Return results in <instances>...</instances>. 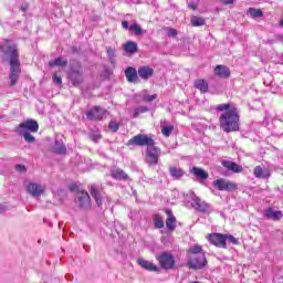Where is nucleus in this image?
<instances>
[{"mask_svg": "<svg viewBox=\"0 0 283 283\" xmlns=\"http://www.w3.org/2000/svg\"><path fill=\"white\" fill-rule=\"evenodd\" d=\"M0 54L8 56L9 63L11 65L9 80L10 87H14L21 76V62L19 61V50H17V44L12 43L10 40H6L0 44Z\"/></svg>", "mask_w": 283, "mask_h": 283, "instance_id": "nucleus-1", "label": "nucleus"}, {"mask_svg": "<svg viewBox=\"0 0 283 283\" xmlns=\"http://www.w3.org/2000/svg\"><path fill=\"white\" fill-rule=\"evenodd\" d=\"M218 112H224L219 117L221 129L226 134L231 132H240V111L233 104H220L217 106Z\"/></svg>", "mask_w": 283, "mask_h": 283, "instance_id": "nucleus-2", "label": "nucleus"}, {"mask_svg": "<svg viewBox=\"0 0 283 283\" xmlns=\"http://www.w3.org/2000/svg\"><path fill=\"white\" fill-rule=\"evenodd\" d=\"M15 132L19 134V136H23L27 143H34L35 138L32 136V134H30V132H39V123L29 119L24 123H21L15 128Z\"/></svg>", "mask_w": 283, "mask_h": 283, "instance_id": "nucleus-3", "label": "nucleus"}, {"mask_svg": "<svg viewBox=\"0 0 283 283\" xmlns=\"http://www.w3.org/2000/svg\"><path fill=\"white\" fill-rule=\"evenodd\" d=\"M190 198H191V207L195 208L196 211H198L199 213H206V214L213 213V208H211V205L200 199V197L196 196V193H192Z\"/></svg>", "mask_w": 283, "mask_h": 283, "instance_id": "nucleus-4", "label": "nucleus"}, {"mask_svg": "<svg viewBox=\"0 0 283 283\" xmlns=\"http://www.w3.org/2000/svg\"><path fill=\"white\" fill-rule=\"evenodd\" d=\"M158 160H160V148L156 146L147 147L145 163L148 164V167H156Z\"/></svg>", "mask_w": 283, "mask_h": 283, "instance_id": "nucleus-5", "label": "nucleus"}, {"mask_svg": "<svg viewBox=\"0 0 283 283\" xmlns=\"http://www.w3.org/2000/svg\"><path fill=\"white\" fill-rule=\"evenodd\" d=\"M128 145H136L137 147H154L155 142L146 134H138L128 140Z\"/></svg>", "mask_w": 283, "mask_h": 283, "instance_id": "nucleus-6", "label": "nucleus"}, {"mask_svg": "<svg viewBox=\"0 0 283 283\" xmlns=\"http://www.w3.org/2000/svg\"><path fill=\"white\" fill-rule=\"evenodd\" d=\"M188 266L193 271L205 269V266H207V255L205 253H200L197 256H188Z\"/></svg>", "mask_w": 283, "mask_h": 283, "instance_id": "nucleus-7", "label": "nucleus"}, {"mask_svg": "<svg viewBox=\"0 0 283 283\" xmlns=\"http://www.w3.org/2000/svg\"><path fill=\"white\" fill-rule=\"evenodd\" d=\"M156 260L159 262L161 269H166L167 271L175 269L176 266V260L169 252H163L156 256Z\"/></svg>", "mask_w": 283, "mask_h": 283, "instance_id": "nucleus-8", "label": "nucleus"}, {"mask_svg": "<svg viewBox=\"0 0 283 283\" xmlns=\"http://www.w3.org/2000/svg\"><path fill=\"white\" fill-rule=\"evenodd\" d=\"M213 187L218 189V191H235V189H238V185L224 178L214 180Z\"/></svg>", "mask_w": 283, "mask_h": 283, "instance_id": "nucleus-9", "label": "nucleus"}, {"mask_svg": "<svg viewBox=\"0 0 283 283\" xmlns=\"http://www.w3.org/2000/svg\"><path fill=\"white\" fill-rule=\"evenodd\" d=\"M75 202L77 207H80V209H83L84 211H87V209H92V199L90 198V193H87L86 191L77 192Z\"/></svg>", "mask_w": 283, "mask_h": 283, "instance_id": "nucleus-10", "label": "nucleus"}, {"mask_svg": "<svg viewBox=\"0 0 283 283\" xmlns=\"http://www.w3.org/2000/svg\"><path fill=\"white\" fill-rule=\"evenodd\" d=\"M27 192H29L30 196L33 198H39L45 193V186L41 184H36L34 181H30L27 187Z\"/></svg>", "mask_w": 283, "mask_h": 283, "instance_id": "nucleus-11", "label": "nucleus"}, {"mask_svg": "<svg viewBox=\"0 0 283 283\" xmlns=\"http://www.w3.org/2000/svg\"><path fill=\"white\" fill-rule=\"evenodd\" d=\"M209 242L220 249H227V234L212 233L209 234Z\"/></svg>", "mask_w": 283, "mask_h": 283, "instance_id": "nucleus-12", "label": "nucleus"}, {"mask_svg": "<svg viewBox=\"0 0 283 283\" xmlns=\"http://www.w3.org/2000/svg\"><path fill=\"white\" fill-rule=\"evenodd\" d=\"M107 114V111L101 106H95L86 113V118L88 120H103V117Z\"/></svg>", "mask_w": 283, "mask_h": 283, "instance_id": "nucleus-13", "label": "nucleus"}, {"mask_svg": "<svg viewBox=\"0 0 283 283\" xmlns=\"http://www.w3.org/2000/svg\"><path fill=\"white\" fill-rule=\"evenodd\" d=\"M92 198H94L98 209H103V202H105V197H103V193L101 190H98V187L96 185H91L90 189Z\"/></svg>", "mask_w": 283, "mask_h": 283, "instance_id": "nucleus-14", "label": "nucleus"}, {"mask_svg": "<svg viewBox=\"0 0 283 283\" xmlns=\"http://www.w3.org/2000/svg\"><path fill=\"white\" fill-rule=\"evenodd\" d=\"M263 217L266 220H273L274 222H277V221L282 220V211L275 210L273 208H268L264 210Z\"/></svg>", "mask_w": 283, "mask_h": 283, "instance_id": "nucleus-15", "label": "nucleus"}, {"mask_svg": "<svg viewBox=\"0 0 283 283\" xmlns=\"http://www.w3.org/2000/svg\"><path fill=\"white\" fill-rule=\"evenodd\" d=\"M137 263L139 264V266H142V269H145L146 271H153L155 273H158V271H160V268H158V265L145 259H138Z\"/></svg>", "mask_w": 283, "mask_h": 283, "instance_id": "nucleus-16", "label": "nucleus"}, {"mask_svg": "<svg viewBox=\"0 0 283 283\" xmlns=\"http://www.w3.org/2000/svg\"><path fill=\"white\" fill-rule=\"evenodd\" d=\"M214 74L219 76V78H229L231 76V70L224 65H217L214 67Z\"/></svg>", "mask_w": 283, "mask_h": 283, "instance_id": "nucleus-17", "label": "nucleus"}, {"mask_svg": "<svg viewBox=\"0 0 283 283\" xmlns=\"http://www.w3.org/2000/svg\"><path fill=\"white\" fill-rule=\"evenodd\" d=\"M137 74L139 78L147 81L148 78H151V76H154V69L149 66H142L138 69Z\"/></svg>", "mask_w": 283, "mask_h": 283, "instance_id": "nucleus-18", "label": "nucleus"}, {"mask_svg": "<svg viewBox=\"0 0 283 283\" xmlns=\"http://www.w3.org/2000/svg\"><path fill=\"white\" fill-rule=\"evenodd\" d=\"M165 213L168 216L166 220V227L168 231H176V217L174 216V212L171 210L167 209L165 210Z\"/></svg>", "mask_w": 283, "mask_h": 283, "instance_id": "nucleus-19", "label": "nucleus"}, {"mask_svg": "<svg viewBox=\"0 0 283 283\" xmlns=\"http://www.w3.org/2000/svg\"><path fill=\"white\" fill-rule=\"evenodd\" d=\"M125 76L128 83H138V71L136 69L129 66L125 70Z\"/></svg>", "mask_w": 283, "mask_h": 283, "instance_id": "nucleus-20", "label": "nucleus"}, {"mask_svg": "<svg viewBox=\"0 0 283 283\" xmlns=\"http://www.w3.org/2000/svg\"><path fill=\"white\" fill-rule=\"evenodd\" d=\"M111 176L115 180H129V175H127L125 170L120 168H114L113 170H111Z\"/></svg>", "mask_w": 283, "mask_h": 283, "instance_id": "nucleus-21", "label": "nucleus"}, {"mask_svg": "<svg viewBox=\"0 0 283 283\" xmlns=\"http://www.w3.org/2000/svg\"><path fill=\"white\" fill-rule=\"evenodd\" d=\"M222 167H226V169H229V171H233L234 174H242L243 168L242 166L233 163V161H222Z\"/></svg>", "mask_w": 283, "mask_h": 283, "instance_id": "nucleus-22", "label": "nucleus"}, {"mask_svg": "<svg viewBox=\"0 0 283 283\" xmlns=\"http://www.w3.org/2000/svg\"><path fill=\"white\" fill-rule=\"evenodd\" d=\"M53 151L55 154H66L67 153V148L65 147V144H63V140L55 139L54 145H53Z\"/></svg>", "mask_w": 283, "mask_h": 283, "instance_id": "nucleus-23", "label": "nucleus"}, {"mask_svg": "<svg viewBox=\"0 0 283 283\" xmlns=\"http://www.w3.org/2000/svg\"><path fill=\"white\" fill-rule=\"evenodd\" d=\"M191 174H193L196 178H200V180H207V178H209V172L202 168L192 167Z\"/></svg>", "mask_w": 283, "mask_h": 283, "instance_id": "nucleus-24", "label": "nucleus"}, {"mask_svg": "<svg viewBox=\"0 0 283 283\" xmlns=\"http://www.w3.org/2000/svg\"><path fill=\"white\" fill-rule=\"evenodd\" d=\"M195 87L201 92V94H207L209 92V84L205 80H196Z\"/></svg>", "mask_w": 283, "mask_h": 283, "instance_id": "nucleus-25", "label": "nucleus"}, {"mask_svg": "<svg viewBox=\"0 0 283 283\" xmlns=\"http://www.w3.org/2000/svg\"><path fill=\"white\" fill-rule=\"evenodd\" d=\"M200 253H205V251L202 250V245L195 244L188 250V258H196L200 255Z\"/></svg>", "mask_w": 283, "mask_h": 283, "instance_id": "nucleus-26", "label": "nucleus"}, {"mask_svg": "<svg viewBox=\"0 0 283 283\" xmlns=\"http://www.w3.org/2000/svg\"><path fill=\"white\" fill-rule=\"evenodd\" d=\"M255 178H269L270 174L268 169H263L261 166H256L253 170Z\"/></svg>", "mask_w": 283, "mask_h": 283, "instance_id": "nucleus-27", "label": "nucleus"}, {"mask_svg": "<svg viewBox=\"0 0 283 283\" xmlns=\"http://www.w3.org/2000/svg\"><path fill=\"white\" fill-rule=\"evenodd\" d=\"M124 50L128 54H136L138 52V43L129 41L124 45Z\"/></svg>", "mask_w": 283, "mask_h": 283, "instance_id": "nucleus-28", "label": "nucleus"}, {"mask_svg": "<svg viewBox=\"0 0 283 283\" xmlns=\"http://www.w3.org/2000/svg\"><path fill=\"white\" fill-rule=\"evenodd\" d=\"M67 65V60L63 57H57L54 61L49 62L50 67H65Z\"/></svg>", "mask_w": 283, "mask_h": 283, "instance_id": "nucleus-29", "label": "nucleus"}, {"mask_svg": "<svg viewBox=\"0 0 283 283\" xmlns=\"http://www.w3.org/2000/svg\"><path fill=\"white\" fill-rule=\"evenodd\" d=\"M169 171H170V176H172V178H176L177 180L182 178V176H185V170L176 166H171L169 168Z\"/></svg>", "mask_w": 283, "mask_h": 283, "instance_id": "nucleus-30", "label": "nucleus"}, {"mask_svg": "<svg viewBox=\"0 0 283 283\" xmlns=\"http://www.w3.org/2000/svg\"><path fill=\"white\" fill-rule=\"evenodd\" d=\"M129 30L132 32H134L136 34V36H140V34H143V32H146V31H143V28H140V24H138V23L130 24Z\"/></svg>", "mask_w": 283, "mask_h": 283, "instance_id": "nucleus-31", "label": "nucleus"}, {"mask_svg": "<svg viewBox=\"0 0 283 283\" xmlns=\"http://www.w3.org/2000/svg\"><path fill=\"white\" fill-rule=\"evenodd\" d=\"M248 12L252 17V19H260L261 17H263L262 10L260 9L250 8Z\"/></svg>", "mask_w": 283, "mask_h": 283, "instance_id": "nucleus-32", "label": "nucleus"}, {"mask_svg": "<svg viewBox=\"0 0 283 283\" xmlns=\"http://www.w3.org/2000/svg\"><path fill=\"white\" fill-rule=\"evenodd\" d=\"M191 24L193 25V28H199L200 25H205V18L195 15L191 18Z\"/></svg>", "mask_w": 283, "mask_h": 283, "instance_id": "nucleus-33", "label": "nucleus"}, {"mask_svg": "<svg viewBox=\"0 0 283 283\" xmlns=\"http://www.w3.org/2000/svg\"><path fill=\"white\" fill-rule=\"evenodd\" d=\"M171 132H174V125H167L161 127V134L166 138H169V136H171Z\"/></svg>", "mask_w": 283, "mask_h": 283, "instance_id": "nucleus-34", "label": "nucleus"}, {"mask_svg": "<svg viewBox=\"0 0 283 283\" xmlns=\"http://www.w3.org/2000/svg\"><path fill=\"white\" fill-rule=\"evenodd\" d=\"M156 98H158V94H153V95L144 94L143 95L144 103H154V101H156Z\"/></svg>", "mask_w": 283, "mask_h": 283, "instance_id": "nucleus-35", "label": "nucleus"}, {"mask_svg": "<svg viewBox=\"0 0 283 283\" xmlns=\"http://www.w3.org/2000/svg\"><path fill=\"white\" fill-rule=\"evenodd\" d=\"M156 229H163L165 227V220L160 216H156L154 219Z\"/></svg>", "mask_w": 283, "mask_h": 283, "instance_id": "nucleus-36", "label": "nucleus"}, {"mask_svg": "<svg viewBox=\"0 0 283 283\" xmlns=\"http://www.w3.org/2000/svg\"><path fill=\"white\" fill-rule=\"evenodd\" d=\"M228 240V242H230L231 244H240V241H238V239L233 235H227L226 234V241Z\"/></svg>", "mask_w": 283, "mask_h": 283, "instance_id": "nucleus-37", "label": "nucleus"}, {"mask_svg": "<svg viewBox=\"0 0 283 283\" xmlns=\"http://www.w3.org/2000/svg\"><path fill=\"white\" fill-rule=\"evenodd\" d=\"M144 112H147V107H145V106L138 107L137 109H135L134 118H136V116H138V114H144Z\"/></svg>", "mask_w": 283, "mask_h": 283, "instance_id": "nucleus-38", "label": "nucleus"}, {"mask_svg": "<svg viewBox=\"0 0 283 283\" xmlns=\"http://www.w3.org/2000/svg\"><path fill=\"white\" fill-rule=\"evenodd\" d=\"M109 129H112V132H118L119 126L116 122H111L108 125Z\"/></svg>", "mask_w": 283, "mask_h": 283, "instance_id": "nucleus-39", "label": "nucleus"}, {"mask_svg": "<svg viewBox=\"0 0 283 283\" xmlns=\"http://www.w3.org/2000/svg\"><path fill=\"white\" fill-rule=\"evenodd\" d=\"M168 36H170L172 39L178 36V31L176 29H169L168 30Z\"/></svg>", "mask_w": 283, "mask_h": 283, "instance_id": "nucleus-40", "label": "nucleus"}, {"mask_svg": "<svg viewBox=\"0 0 283 283\" xmlns=\"http://www.w3.org/2000/svg\"><path fill=\"white\" fill-rule=\"evenodd\" d=\"M53 82L56 83V85H61V83H63V80L61 78V76L53 74Z\"/></svg>", "mask_w": 283, "mask_h": 283, "instance_id": "nucleus-41", "label": "nucleus"}, {"mask_svg": "<svg viewBox=\"0 0 283 283\" xmlns=\"http://www.w3.org/2000/svg\"><path fill=\"white\" fill-rule=\"evenodd\" d=\"M92 140H94V143H98V140H101V134L95 133L91 136Z\"/></svg>", "mask_w": 283, "mask_h": 283, "instance_id": "nucleus-42", "label": "nucleus"}, {"mask_svg": "<svg viewBox=\"0 0 283 283\" xmlns=\"http://www.w3.org/2000/svg\"><path fill=\"white\" fill-rule=\"evenodd\" d=\"M122 27L124 30H129V22L127 20L122 21Z\"/></svg>", "mask_w": 283, "mask_h": 283, "instance_id": "nucleus-43", "label": "nucleus"}, {"mask_svg": "<svg viewBox=\"0 0 283 283\" xmlns=\"http://www.w3.org/2000/svg\"><path fill=\"white\" fill-rule=\"evenodd\" d=\"M15 169H17L18 171H25V166L17 165V166H15Z\"/></svg>", "mask_w": 283, "mask_h": 283, "instance_id": "nucleus-44", "label": "nucleus"}, {"mask_svg": "<svg viewBox=\"0 0 283 283\" xmlns=\"http://www.w3.org/2000/svg\"><path fill=\"white\" fill-rule=\"evenodd\" d=\"M226 6H231L235 0H221Z\"/></svg>", "mask_w": 283, "mask_h": 283, "instance_id": "nucleus-45", "label": "nucleus"}, {"mask_svg": "<svg viewBox=\"0 0 283 283\" xmlns=\"http://www.w3.org/2000/svg\"><path fill=\"white\" fill-rule=\"evenodd\" d=\"M108 56H114V49L109 48L107 49Z\"/></svg>", "mask_w": 283, "mask_h": 283, "instance_id": "nucleus-46", "label": "nucleus"}, {"mask_svg": "<svg viewBox=\"0 0 283 283\" xmlns=\"http://www.w3.org/2000/svg\"><path fill=\"white\" fill-rule=\"evenodd\" d=\"M8 211V208L6 206H0V213H6Z\"/></svg>", "mask_w": 283, "mask_h": 283, "instance_id": "nucleus-47", "label": "nucleus"}, {"mask_svg": "<svg viewBox=\"0 0 283 283\" xmlns=\"http://www.w3.org/2000/svg\"><path fill=\"white\" fill-rule=\"evenodd\" d=\"M188 8H190L191 10H196V4L193 2H190L188 4Z\"/></svg>", "mask_w": 283, "mask_h": 283, "instance_id": "nucleus-48", "label": "nucleus"}, {"mask_svg": "<svg viewBox=\"0 0 283 283\" xmlns=\"http://www.w3.org/2000/svg\"><path fill=\"white\" fill-rule=\"evenodd\" d=\"M21 10H22V12H27L28 11V6H22Z\"/></svg>", "mask_w": 283, "mask_h": 283, "instance_id": "nucleus-49", "label": "nucleus"}, {"mask_svg": "<svg viewBox=\"0 0 283 283\" xmlns=\"http://www.w3.org/2000/svg\"><path fill=\"white\" fill-rule=\"evenodd\" d=\"M281 25H283V19L281 20Z\"/></svg>", "mask_w": 283, "mask_h": 283, "instance_id": "nucleus-50", "label": "nucleus"}]
</instances>
